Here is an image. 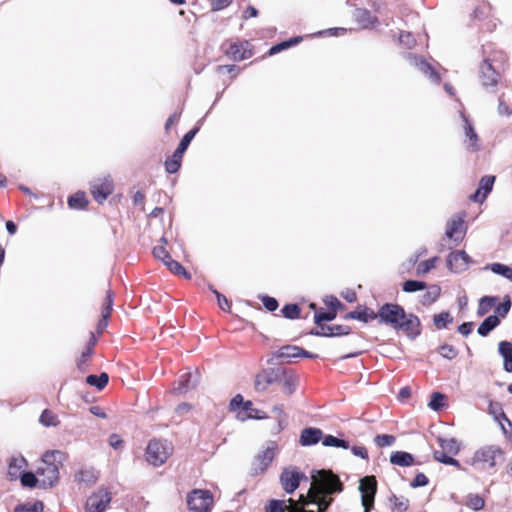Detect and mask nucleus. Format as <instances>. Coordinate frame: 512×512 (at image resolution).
Instances as JSON below:
<instances>
[{
	"label": "nucleus",
	"instance_id": "f257e3e1",
	"mask_svg": "<svg viewBox=\"0 0 512 512\" xmlns=\"http://www.w3.org/2000/svg\"><path fill=\"white\" fill-rule=\"evenodd\" d=\"M311 486L306 494H300L297 500L288 499L289 505H294L298 510L309 505H316L317 512H327L334 502V496L344 489V484L339 476L330 470H315L311 475Z\"/></svg>",
	"mask_w": 512,
	"mask_h": 512
},
{
	"label": "nucleus",
	"instance_id": "f03ea898",
	"mask_svg": "<svg viewBox=\"0 0 512 512\" xmlns=\"http://www.w3.org/2000/svg\"><path fill=\"white\" fill-rule=\"evenodd\" d=\"M380 324L389 325L397 331H403L412 339L421 333V322L418 316L406 313L405 309L396 303H385L376 312Z\"/></svg>",
	"mask_w": 512,
	"mask_h": 512
},
{
	"label": "nucleus",
	"instance_id": "7ed1b4c3",
	"mask_svg": "<svg viewBox=\"0 0 512 512\" xmlns=\"http://www.w3.org/2000/svg\"><path fill=\"white\" fill-rule=\"evenodd\" d=\"M173 453V446L167 440L152 439L146 448V460L155 467L164 464Z\"/></svg>",
	"mask_w": 512,
	"mask_h": 512
},
{
	"label": "nucleus",
	"instance_id": "20e7f679",
	"mask_svg": "<svg viewBox=\"0 0 512 512\" xmlns=\"http://www.w3.org/2000/svg\"><path fill=\"white\" fill-rule=\"evenodd\" d=\"M199 129L200 128L198 126H195L190 131H188L180 140V143L178 144L172 156L166 159L165 170L169 174H174L180 169L183 155L189 147L191 141L194 139L195 135L198 133Z\"/></svg>",
	"mask_w": 512,
	"mask_h": 512
},
{
	"label": "nucleus",
	"instance_id": "39448f33",
	"mask_svg": "<svg viewBox=\"0 0 512 512\" xmlns=\"http://www.w3.org/2000/svg\"><path fill=\"white\" fill-rule=\"evenodd\" d=\"M187 505L194 512H209L213 505V497L209 490L194 489L187 496Z\"/></svg>",
	"mask_w": 512,
	"mask_h": 512
},
{
	"label": "nucleus",
	"instance_id": "423d86ee",
	"mask_svg": "<svg viewBox=\"0 0 512 512\" xmlns=\"http://www.w3.org/2000/svg\"><path fill=\"white\" fill-rule=\"evenodd\" d=\"M359 491L361 493V503L364 512H370L374 506L375 495L377 492V480L375 476H364L360 479Z\"/></svg>",
	"mask_w": 512,
	"mask_h": 512
},
{
	"label": "nucleus",
	"instance_id": "0eeeda50",
	"mask_svg": "<svg viewBox=\"0 0 512 512\" xmlns=\"http://www.w3.org/2000/svg\"><path fill=\"white\" fill-rule=\"evenodd\" d=\"M500 74L495 70L489 60L485 59L479 67V82L488 92H496Z\"/></svg>",
	"mask_w": 512,
	"mask_h": 512
},
{
	"label": "nucleus",
	"instance_id": "6e6552de",
	"mask_svg": "<svg viewBox=\"0 0 512 512\" xmlns=\"http://www.w3.org/2000/svg\"><path fill=\"white\" fill-rule=\"evenodd\" d=\"M503 457V450L499 446L490 445L482 447L474 454V463H482V469L494 468L498 458Z\"/></svg>",
	"mask_w": 512,
	"mask_h": 512
},
{
	"label": "nucleus",
	"instance_id": "1a4fd4ad",
	"mask_svg": "<svg viewBox=\"0 0 512 512\" xmlns=\"http://www.w3.org/2000/svg\"><path fill=\"white\" fill-rule=\"evenodd\" d=\"M276 449L277 445L274 442H270L264 450L260 451L254 457L251 464L252 475L263 473L268 468L275 457Z\"/></svg>",
	"mask_w": 512,
	"mask_h": 512
},
{
	"label": "nucleus",
	"instance_id": "9d476101",
	"mask_svg": "<svg viewBox=\"0 0 512 512\" xmlns=\"http://www.w3.org/2000/svg\"><path fill=\"white\" fill-rule=\"evenodd\" d=\"M404 58L411 65L416 67L423 75L427 76L432 83L439 84L441 77L439 73L424 58L413 53H405Z\"/></svg>",
	"mask_w": 512,
	"mask_h": 512
},
{
	"label": "nucleus",
	"instance_id": "9b49d317",
	"mask_svg": "<svg viewBox=\"0 0 512 512\" xmlns=\"http://www.w3.org/2000/svg\"><path fill=\"white\" fill-rule=\"evenodd\" d=\"M302 480H307V476L297 468H286L280 474V483L288 494L293 493Z\"/></svg>",
	"mask_w": 512,
	"mask_h": 512
},
{
	"label": "nucleus",
	"instance_id": "f8f14e48",
	"mask_svg": "<svg viewBox=\"0 0 512 512\" xmlns=\"http://www.w3.org/2000/svg\"><path fill=\"white\" fill-rule=\"evenodd\" d=\"M113 181L110 176L97 178L90 183V192L98 203H103L113 192Z\"/></svg>",
	"mask_w": 512,
	"mask_h": 512
},
{
	"label": "nucleus",
	"instance_id": "ddd939ff",
	"mask_svg": "<svg viewBox=\"0 0 512 512\" xmlns=\"http://www.w3.org/2000/svg\"><path fill=\"white\" fill-rule=\"evenodd\" d=\"M283 375V368H267L256 375L254 387L258 392L265 391L270 385L276 384Z\"/></svg>",
	"mask_w": 512,
	"mask_h": 512
},
{
	"label": "nucleus",
	"instance_id": "4468645a",
	"mask_svg": "<svg viewBox=\"0 0 512 512\" xmlns=\"http://www.w3.org/2000/svg\"><path fill=\"white\" fill-rule=\"evenodd\" d=\"M111 502V493L106 489H99L88 497L85 512H104Z\"/></svg>",
	"mask_w": 512,
	"mask_h": 512
},
{
	"label": "nucleus",
	"instance_id": "2eb2a0df",
	"mask_svg": "<svg viewBox=\"0 0 512 512\" xmlns=\"http://www.w3.org/2000/svg\"><path fill=\"white\" fill-rule=\"evenodd\" d=\"M470 257L464 250L451 252L447 257V266L454 273H461L468 269Z\"/></svg>",
	"mask_w": 512,
	"mask_h": 512
},
{
	"label": "nucleus",
	"instance_id": "dca6fc26",
	"mask_svg": "<svg viewBox=\"0 0 512 512\" xmlns=\"http://www.w3.org/2000/svg\"><path fill=\"white\" fill-rule=\"evenodd\" d=\"M200 382V373L198 371L186 372L178 379L177 386L173 391L176 394H185L197 387Z\"/></svg>",
	"mask_w": 512,
	"mask_h": 512
},
{
	"label": "nucleus",
	"instance_id": "f3484780",
	"mask_svg": "<svg viewBox=\"0 0 512 512\" xmlns=\"http://www.w3.org/2000/svg\"><path fill=\"white\" fill-rule=\"evenodd\" d=\"M495 182V176H483L476 191L470 195L469 199L476 203H482L487 198L488 194L492 191Z\"/></svg>",
	"mask_w": 512,
	"mask_h": 512
},
{
	"label": "nucleus",
	"instance_id": "a211bd4d",
	"mask_svg": "<svg viewBox=\"0 0 512 512\" xmlns=\"http://www.w3.org/2000/svg\"><path fill=\"white\" fill-rule=\"evenodd\" d=\"M37 474L43 476L40 482L41 487H52L59 478L58 465L40 466L37 469Z\"/></svg>",
	"mask_w": 512,
	"mask_h": 512
},
{
	"label": "nucleus",
	"instance_id": "6ab92c4d",
	"mask_svg": "<svg viewBox=\"0 0 512 512\" xmlns=\"http://www.w3.org/2000/svg\"><path fill=\"white\" fill-rule=\"evenodd\" d=\"M248 42H231L225 48V54L234 61H242L251 56V52L247 49Z\"/></svg>",
	"mask_w": 512,
	"mask_h": 512
},
{
	"label": "nucleus",
	"instance_id": "aec40b11",
	"mask_svg": "<svg viewBox=\"0 0 512 512\" xmlns=\"http://www.w3.org/2000/svg\"><path fill=\"white\" fill-rule=\"evenodd\" d=\"M322 437L323 432L321 429L316 427H306L300 433L299 443L304 447L312 446L321 441Z\"/></svg>",
	"mask_w": 512,
	"mask_h": 512
},
{
	"label": "nucleus",
	"instance_id": "412c9836",
	"mask_svg": "<svg viewBox=\"0 0 512 512\" xmlns=\"http://www.w3.org/2000/svg\"><path fill=\"white\" fill-rule=\"evenodd\" d=\"M354 19L363 29H372L378 24L377 17L364 8H357L354 11Z\"/></svg>",
	"mask_w": 512,
	"mask_h": 512
},
{
	"label": "nucleus",
	"instance_id": "4be33fe9",
	"mask_svg": "<svg viewBox=\"0 0 512 512\" xmlns=\"http://www.w3.org/2000/svg\"><path fill=\"white\" fill-rule=\"evenodd\" d=\"M278 384L282 386V391L286 395H292L299 383V378L296 374L283 368V375L279 377Z\"/></svg>",
	"mask_w": 512,
	"mask_h": 512
},
{
	"label": "nucleus",
	"instance_id": "5701e85b",
	"mask_svg": "<svg viewBox=\"0 0 512 512\" xmlns=\"http://www.w3.org/2000/svg\"><path fill=\"white\" fill-rule=\"evenodd\" d=\"M461 118L464 122V132L466 136V141L469 142L468 147L473 149L474 151L479 150L478 135L474 129L473 124L470 122V120L464 113H461Z\"/></svg>",
	"mask_w": 512,
	"mask_h": 512
},
{
	"label": "nucleus",
	"instance_id": "b1692460",
	"mask_svg": "<svg viewBox=\"0 0 512 512\" xmlns=\"http://www.w3.org/2000/svg\"><path fill=\"white\" fill-rule=\"evenodd\" d=\"M390 463L393 465H397L400 467H409L414 465L415 458L414 456L406 451H395L390 455Z\"/></svg>",
	"mask_w": 512,
	"mask_h": 512
},
{
	"label": "nucleus",
	"instance_id": "393cba45",
	"mask_svg": "<svg viewBox=\"0 0 512 512\" xmlns=\"http://www.w3.org/2000/svg\"><path fill=\"white\" fill-rule=\"evenodd\" d=\"M498 352L504 359L503 368L506 372H512V343L509 341H501L498 344Z\"/></svg>",
	"mask_w": 512,
	"mask_h": 512
},
{
	"label": "nucleus",
	"instance_id": "a878e982",
	"mask_svg": "<svg viewBox=\"0 0 512 512\" xmlns=\"http://www.w3.org/2000/svg\"><path fill=\"white\" fill-rule=\"evenodd\" d=\"M27 466V461L23 456L12 457L9 461L8 475L11 480L18 479L22 469Z\"/></svg>",
	"mask_w": 512,
	"mask_h": 512
},
{
	"label": "nucleus",
	"instance_id": "bb28decb",
	"mask_svg": "<svg viewBox=\"0 0 512 512\" xmlns=\"http://www.w3.org/2000/svg\"><path fill=\"white\" fill-rule=\"evenodd\" d=\"M500 324V319L498 315H489L486 317L482 323L478 326L477 333L486 337Z\"/></svg>",
	"mask_w": 512,
	"mask_h": 512
},
{
	"label": "nucleus",
	"instance_id": "cd10ccee",
	"mask_svg": "<svg viewBox=\"0 0 512 512\" xmlns=\"http://www.w3.org/2000/svg\"><path fill=\"white\" fill-rule=\"evenodd\" d=\"M485 269L490 270L494 274L500 275L512 282V267H510L506 264L495 262V263L486 265Z\"/></svg>",
	"mask_w": 512,
	"mask_h": 512
},
{
	"label": "nucleus",
	"instance_id": "c85d7f7f",
	"mask_svg": "<svg viewBox=\"0 0 512 512\" xmlns=\"http://www.w3.org/2000/svg\"><path fill=\"white\" fill-rule=\"evenodd\" d=\"M346 318L347 319H356V320L367 323L371 320L377 319V316H376L375 311H373L369 308H364L363 310H360V311L356 310V311L349 312L346 315Z\"/></svg>",
	"mask_w": 512,
	"mask_h": 512
},
{
	"label": "nucleus",
	"instance_id": "c756f323",
	"mask_svg": "<svg viewBox=\"0 0 512 512\" xmlns=\"http://www.w3.org/2000/svg\"><path fill=\"white\" fill-rule=\"evenodd\" d=\"M498 298L496 296H483L479 300L477 315L482 317L486 315L496 304Z\"/></svg>",
	"mask_w": 512,
	"mask_h": 512
},
{
	"label": "nucleus",
	"instance_id": "7c9ffc66",
	"mask_svg": "<svg viewBox=\"0 0 512 512\" xmlns=\"http://www.w3.org/2000/svg\"><path fill=\"white\" fill-rule=\"evenodd\" d=\"M438 443H439L440 447L442 448L441 452L456 455L460 450L459 443L455 438L447 439V438L439 437Z\"/></svg>",
	"mask_w": 512,
	"mask_h": 512
},
{
	"label": "nucleus",
	"instance_id": "2f4dec72",
	"mask_svg": "<svg viewBox=\"0 0 512 512\" xmlns=\"http://www.w3.org/2000/svg\"><path fill=\"white\" fill-rule=\"evenodd\" d=\"M109 376L106 372H102L99 375L90 374L86 377V383L90 386H94L99 390H102L108 383Z\"/></svg>",
	"mask_w": 512,
	"mask_h": 512
},
{
	"label": "nucleus",
	"instance_id": "473e14b6",
	"mask_svg": "<svg viewBox=\"0 0 512 512\" xmlns=\"http://www.w3.org/2000/svg\"><path fill=\"white\" fill-rule=\"evenodd\" d=\"M88 204V200L84 192H76L68 198V205L72 209H84Z\"/></svg>",
	"mask_w": 512,
	"mask_h": 512
},
{
	"label": "nucleus",
	"instance_id": "72a5a7b5",
	"mask_svg": "<svg viewBox=\"0 0 512 512\" xmlns=\"http://www.w3.org/2000/svg\"><path fill=\"white\" fill-rule=\"evenodd\" d=\"M441 288L438 285H431L427 291L421 296V303L423 305H430L434 303L440 296Z\"/></svg>",
	"mask_w": 512,
	"mask_h": 512
},
{
	"label": "nucleus",
	"instance_id": "f704fd0d",
	"mask_svg": "<svg viewBox=\"0 0 512 512\" xmlns=\"http://www.w3.org/2000/svg\"><path fill=\"white\" fill-rule=\"evenodd\" d=\"M322 444L326 447H336L342 449L349 448V442L347 440L335 437L333 435H323Z\"/></svg>",
	"mask_w": 512,
	"mask_h": 512
},
{
	"label": "nucleus",
	"instance_id": "c9c22d12",
	"mask_svg": "<svg viewBox=\"0 0 512 512\" xmlns=\"http://www.w3.org/2000/svg\"><path fill=\"white\" fill-rule=\"evenodd\" d=\"M300 347L296 345H285L276 351L275 357L277 358H296L299 357Z\"/></svg>",
	"mask_w": 512,
	"mask_h": 512
},
{
	"label": "nucleus",
	"instance_id": "e433bc0d",
	"mask_svg": "<svg viewBox=\"0 0 512 512\" xmlns=\"http://www.w3.org/2000/svg\"><path fill=\"white\" fill-rule=\"evenodd\" d=\"M433 323L437 329H444L449 324L453 323V317L447 311H443L433 316Z\"/></svg>",
	"mask_w": 512,
	"mask_h": 512
},
{
	"label": "nucleus",
	"instance_id": "4c0bfd02",
	"mask_svg": "<svg viewBox=\"0 0 512 512\" xmlns=\"http://www.w3.org/2000/svg\"><path fill=\"white\" fill-rule=\"evenodd\" d=\"M39 422L45 427H56L60 423L57 416L49 409L42 411Z\"/></svg>",
	"mask_w": 512,
	"mask_h": 512
},
{
	"label": "nucleus",
	"instance_id": "58836bf2",
	"mask_svg": "<svg viewBox=\"0 0 512 512\" xmlns=\"http://www.w3.org/2000/svg\"><path fill=\"white\" fill-rule=\"evenodd\" d=\"M427 288V284L424 281L409 279L403 282L402 290L406 293H414Z\"/></svg>",
	"mask_w": 512,
	"mask_h": 512
},
{
	"label": "nucleus",
	"instance_id": "ea45409f",
	"mask_svg": "<svg viewBox=\"0 0 512 512\" xmlns=\"http://www.w3.org/2000/svg\"><path fill=\"white\" fill-rule=\"evenodd\" d=\"M281 313L283 317L294 320L300 317L301 308L296 303H289L282 307Z\"/></svg>",
	"mask_w": 512,
	"mask_h": 512
},
{
	"label": "nucleus",
	"instance_id": "a19ab883",
	"mask_svg": "<svg viewBox=\"0 0 512 512\" xmlns=\"http://www.w3.org/2000/svg\"><path fill=\"white\" fill-rule=\"evenodd\" d=\"M448 454L449 453L434 451L433 456L436 461L442 464L455 466L458 469H461L462 467L460 462L457 459L453 458L452 456H449Z\"/></svg>",
	"mask_w": 512,
	"mask_h": 512
},
{
	"label": "nucleus",
	"instance_id": "79ce46f5",
	"mask_svg": "<svg viewBox=\"0 0 512 512\" xmlns=\"http://www.w3.org/2000/svg\"><path fill=\"white\" fill-rule=\"evenodd\" d=\"M21 485L28 488H34L39 483L36 475L30 471H22L18 477Z\"/></svg>",
	"mask_w": 512,
	"mask_h": 512
},
{
	"label": "nucleus",
	"instance_id": "37998d69",
	"mask_svg": "<svg viewBox=\"0 0 512 512\" xmlns=\"http://www.w3.org/2000/svg\"><path fill=\"white\" fill-rule=\"evenodd\" d=\"M43 503L41 501H36L33 503H23L18 504L14 508V512H42L43 511Z\"/></svg>",
	"mask_w": 512,
	"mask_h": 512
},
{
	"label": "nucleus",
	"instance_id": "c03bdc74",
	"mask_svg": "<svg viewBox=\"0 0 512 512\" xmlns=\"http://www.w3.org/2000/svg\"><path fill=\"white\" fill-rule=\"evenodd\" d=\"M167 268L177 276H182L186 279L191 278V274L178 261L172 258L167 262Z\"/></svg>",
	"mask_w": 512,
	"mask_h": 512
},
{
	"label": "nucleus",
	"instance_id": "a18cd8bd",
	"mask_svg": "<svg viewBox=\"0 0 512 512\" xmlns=\"http://www.w3.org/2000/svg\"><path fill=\"white\" fill-rule=\"evenodd\" d=\"M322 330H328L329 333L326 334L331 337L348 335L351 332V328L346 325L322 326Z\"/></svg>",
	"mask_w": 512,
	"mask_h": 512
},
{
	"label": "nucleus",
	"instance_id": "49530a36",
	"mask_svg": "<svg viewBox=\"0 0 512 512\" xmlns=\"http://www.w3.org/2000/svg\"><path fill=\"white\" fill-rule=\"evenodd\" d=\"M335 317L336 311H325L324 309H320L315 311L314 322L317 325H321L322 322H330L334 320Z\"/></svg>",
	"mask_w": 512,
	"mask_h": 512
},
{
	"label": "nucleus",
	"instance_id": "de8ad7c7",
	"mask_svg": "<svg viewBox=\"0 0 512 512\" xmlns=\"http://www.w3.org/2000/svg\"><path fill=\"white\" fill-rule=\"evenodd\" d=\"M445 395L441 392H433L430 397L428 406L434 411H440L444 407Z\"/></svg>",
	"mask_w": 512,
	"mask_h": 512
},
{
	"label": "nucleus",
	"instance_id": "09e8293b",
	"mask_svg": "<svg viewBox=\"0 0 512 512\" xmlns=\"http://www.w3.org/2000/svg\"><path fill=\"white\" fill-rule=\"evenodd\" d=\"M467 506L472 510L479 511L484 508L485 501L478 494H470L468 496Z\"/></svg>",
	"mask_w": 512,
	"mask_h": 512
},
{
	"label": "nucleus",
	"instance_id": "8fccbe9b",
	"mask_svg": "<svg viewBox=\"0 0 512 512\" xmlns=\"http://www.w3.org/2000/svg\"><path fill=\"white\" fill-rule=\"evenodd\" d=\"M462 225H463V220L460 218L454 219V220L448 222L447 229H446V236L450 239L457 240L458 238L455 237V234H457V232L462 227Z\"/></svg>",
	"mask_w": 512,
	"mask_h": 512
},
{
	"label": "nucleus",
	"instance_id": "3c124183",
	"mask_svg": "<svg viewBox=\"0 0 512 512\" xmlns=\"http://www.w3.org/2000/svg\"><path fill=\"white\" fill-rule=\"evenodd\" d=\"M396 438L393 435L389 434H378L374 438V443L378 447H388L395 443Z\"/></svg>",
	"mask_w": 512,
	"mask_h": 512
},
{
	"label": "nucleus",
	"instance_id": "603ef678",
	"mask_svg": "<svg viewBox=\"0 0 512 512\" xmlns=\"http://www.w3.org/2000/svg\"><path fill=\"white\" fill-rule=\"evenodd\" d=\"M439 354L448 360H452L457 357L458 351L457 349L449 344H443L438 349Z\"/></svg>",
	"mask_w": 512,
	"mask_h": 512
},
{
	"label": "nucleus",
	"instance_id": "864d4df0",
	"mask_svg": "<svg viewBox=\"0 0 512 512\" xmlns=\"http://www.w3.org/2000/svg\"><path fill=\"white\" fill-rule=\"evenodd\" d=\"M437 260H438V257H432L428 260L420 262L417 267V274L418 275L427 274L429 271H431L433 268H435V264H436Z\"/></svg>",
	"mask_w": 512,
	"mask_h": 512
},
{
	"label": "nucleus",
	"instance_id": "5fc2aeb1",
	"mask_svg": "<svg viewBox=\"0 0 512 512\" xmlns=\"http://www.w3.org/2000/svg\"><path fill=\"white\" fill-rule=\"evenodd\" d=\"M511 305L509 296H506L503 299V302L496 307L494 315H498L500 320L501 318H505L511 309Z\"/></svg>",
	"mask_w": 512,
	"mask_h": 512
},
{
	"label": "nucleus",
	"instance_id": "6e6d98bb",
	"mask_svg": "<svg viewBox=\"0 0 512 512\" xmlns=\"http://www.w3.org/2000/svg\"><path fill=\"white\" fill-rule=\"evenodd\" d=\"M286 501L285 500H278V499H272L269 501L268 505L265 508L266 512H286Z\"/></svg>",
	"mask_w": 512,
	"mask_h": 512
},
{
	"label": "nucleus",
	"instance_id": "4d7b16f0",
	"mask_svg": "<svg viewBox=\"0 0 512 512\" xmlns=\"http://www.w3.org/2000/svg\"><path fill=\"white\" fill-rule=\"evenodd\" d=\"M112 308H113V293L110 290H108L106 293L105 301L103 303L101 316H103V318H109Z\"/></svg>",
	"mask_w": 512,
	"mask_h": 512
},
{
	"label": "nucleus",
	"instance_id": "13d9d810",
	"mask_svg": "<svg viewBox=\"0 0 512 512\" xmlns=\"http://www.w3.org/2000/svg\"><path fill=\"white\" fill-rule=\"evenodd\" d=\"M390 501L393 502V508L398 511H406L409 508V500L403 496L392 495Z\"/></svg>",
	"mask_w": 512,
	"mask_h": 512
},
{
	"label": "nucleus",
	"instance_id": "bf43d9fd",
	"mask_svg": "<svg viewBox=\"0 0 512 512\" xmlns=\"http://www.w3.org/2000/svg\"><path fill=\"white\" fill-rule=\"evenodd\" d=\"M58 458H61L60 451H47L42 456V466L57 465L56 461Z\"/></svg>",
	"mask_w": 512,
	"mask_h": 512
},
{
	"label": "nucleus",
	"instance_id": "052dcab7",
	"mask_svg": "<svg viewBox=\"0 0 512 512\" xmlns=\"http://www.w3.org/2000/svg\"><path fill=\"white\" fill-rule=\"evenodd\" d=\"M259 298L267 311L273 312V311L277 310L279 303L276 298L268 296V295H263V296H260Z\"/></svg>",
	"mask_w": 512,
	"mask_h": 512
},
{
	"label": "nucleus",
	"instance_id": "680f3d73",
	"mask_svg": "<svg viewBox=\"0 0 512 512\" xmlns=\"http://www.w3.org/2000/svg\"><path fill=\"white\" fill-rule=\"evenodd\" d=\"M428 483H429L428 477L424 473L419 472L415 475L414 479L411 481L410 486L412 488H418V487H424V486L428 485Z\"/></svg>",
	"mask_w": 512,
	"mask_h": 512
},
{
	"label": "nucleus",
	"instance_id": "e2e57ef3",
	"mask_svg": "<svg viewBox=\"0 0 512 512\" xmlns=\"http://www.w3.org/2000/svg\"><path fill=\"white\" fill-rule=\"evenodd\" d=\"M399 41L407 48H412L415 44V38L410 32H401L399 35Z\"/></svg>",
	"mask_w": 512,
	"mask_h": 512
},
{
	"label": "nucleus",
	"instance_id": "0e129e2a",
	"mask_svg": "<svg viewBox=\"0 0 512 512\" xmlns=\"http://www.w3.org/2000/svg\"><path fill=\"white\" fill-rule=\"evenodd\" d=\"M215 295H216L219 307L223 311H230L231 303L229 302V300L223 294H221L219 291H215Z\"/></svg>",
	"mask_w": 512,
	"mask_h": 512
},
{
	"label": "nucleus",
	"instance_id": "69168bd1",
	"mask_svg": "<svg viewBox=\"0 0 512 512\" xmlns=\"http://www.w3.org/2000/svg\"><path fill=\"white\" fill-rule=\"evenodd\" d=\"M232 0H210L211 10L216 12L228 7Z\"/></svg>",
	"mask_w": 512,
	"mask_h": 512
},
{
	"label": "nucleus",
	"instance_id": "338daca9",
	"mask_svg": "<svg viewBox=\"0 0 512 512\" xmlns=\"http://www.w3.org/2000/svg\"><path fill=\"white\" fill-rule=\"evenodd\" d=\"M153 254L157 259L167 258L168 259L167 262L171 259L170 254L168 253V251L165 249L164 246L154 247Z\"/></svg>",
	"mask_w": 512,
	"mask_h": 512
},
{
	"label": "nucleus",
	"instance_id": "774afa93",
	"mask_svg": "<svg viewBox=\"0 0 512 512\" xmlns=\"http://www.w3.org/2000/svg\"><path fill=\"white\" fill-rule=\"evenodd\" d=\"M473 328V322H463L458 326V332L463 336H468L471 334Z\"/></svg>",
	"mask_w": 512,
	"mask_h": 512
}]
</instances>
